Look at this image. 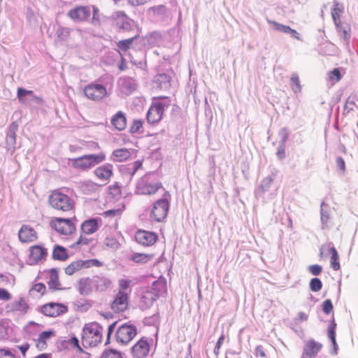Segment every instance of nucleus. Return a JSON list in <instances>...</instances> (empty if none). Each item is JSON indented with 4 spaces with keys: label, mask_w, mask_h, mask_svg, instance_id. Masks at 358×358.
<instances>
[{
    "label": "nucleus",
    "mask_w": 358,
    "mask_h": 358,
    "mask_svg": "<svg viewBox=\"0 0 358 358\" xmlns=\"http://www.w3.org/2000/svg\"><path fill=\"white\" fill-rule=\"evenodd\" d=\"M29 250V259L34 264L45 259L48 255V250L41 245H32L30 247Z\"/></svg>",
    "instance_id": "obj_20"
},
{
    "label": "nucleus",
    "mask_w": 358,
    "mask_h": 358,
    "mask_svg": "<svg viewBox=\"0 0 358 358\" xmlns=\"http://www.w3.org/2000/svg\"><path fill=\"white\" fill-rule=\"evenodd\" d=\"M12 298L11 294L4 288H0V300L8 301Z\"/></svg>",
    "instance_id": "obj_54"
},
{
    "label": "nucleus",
    "mask_w": 358,
    "mask_h": 358,
    "mask_svg": "<svg viewBox=\"0 0 358 358\" xmlns=\"http://www.w3.org/2000/svg\"><path fill=\"white\" fill-rule=\"evenodd\" d=\"M6 143L8 150L14 151L16 144V135L8 134L6 138Z\"/></svg>",
    "instance_id": "obj_44"
},
{
    "label": "nucleus",
    "mask_w": 358,
    "mask_h": 358,
    "mask_svg": "<svg viewBox=\"0 0 358 358\" xmlns=\"http://www.w3.org/2000/svg\"><path fill=\"white\" fill-rule=\"evenodd\" d=\"M46 292V287L42 282L34 284L29 290L30 294L37 296H43Z\"/></svg>",
    "instance_id": "obj_36"
},
{
    "label": "nucleus",
    "mask_w": 358,
    "mask_h": 358,
    "mask_svg": "<svg viewBox=\"0 0 358 358\" xmlns=\"http://www.w3.org/2000/svg\"><path fill=\"white\" fill-rule=\"evenodd\" d=\"M67 15L73 21H87L91 15L90 7L85 6H76L69 10Z\"/></svg>",
    "instance_id": "obj_14"
},
{
    "label": "nucleus",
    "mask_w": 358,
    "mask_h": 358,
    "mask_svg": "<svg viewBox=\"0 0 358 358\" xmlns=\"http://www.w3.org/2000/svg\"><path fill=\"white\" fill-rule=\"evenodd\" d=\"M73 218L52 217L50 222V227L58 234L64 236H69L73 234L76 230V224Z\"/></svg>",
    "instance_id": "obj_4"
},
{
    "label": "nucleus",
    "mask_w": 358,
    "mask_h": 358,
    "mask_svg": "<svg viewBox=\"0 0 358 358\" xmlns=\"http://www.w3.org/2000/svg\"><path fill=\"white\" fill-rule=\"evenodd\" d=\"M92 282L94 291L96 292L103 291L110 285V280L98 276L92 278Z\"/></svg>",
    "instance_id": "obj_30"
},
{
    "label": "nucleus",
    "mask_w": 358,
    "mask_h": 358,
    "mask_svg": "<svg viewBox=\"0 0 358 358\" xmlns=\"http://www.w3.org/2000/svg\"><path fill=\"white\" fill-rule=\"evenodd\" d=\"M322 345L314 340H309L306 342L304 348L302 358L308 357L309 358H314L318 352L321 350Z\"/></svg>",
    "instance_id": "obj_23"
},
{
    "label": "nucleus",
    "mask_w": 358,
    "mask_h": 358,
    "mask_svg": "<svg viewBox=\"0 0 358 358\" xmlns=\"http://www.w3.org/2000/svg\"><path fill=\"white\" fill-rule=\"evenodd\" d=\"M101 217H93L85 220L80 225V231L85 236H89L97 232L101 224Z\"/></svg>",
    "instance_id": "obj_18"
},
{
    "label": "nucleus",
    "mask_w": 358,
    "mask_h": 358,
    "mask_svg": "<svg viewBox=\"0 0 358 358\" xmlns=\"http://www.w3.org/2000/svg\"><path fill=\"white\" fill-rule=\"evenodd\" d=\"M170 77L166 73H159L155 78V83L158 88L161 90H166L171 86Z\"/></svg>",
    "instance_id": "obj_29"
},
{
    "label": "nucleus",
    "mask_w": 358,
    "mask_h": 358,
    "mask_svg": "<svg viewBox=\"0 0 358 358\" xmlns=\"http://www.w3.org/2000/svg\"><path fill=\"white\" fill-rule=\"evenodd\" d=\"M56 336L55 331L48 330L41 332L35 340L36 347L39 350H44L48 347V341Z\"/></svg>",
    "instance_id": "obj_24"
},
{
    "label": "nucleus",
    "mask_w": 358,
    "mask_h": 358,
    "mask_svg": "<svg viewBox=\"0 0 358 358\" xmlns=\"http://www.w3.org/2000/svg\"><path fill=\"white\" fill-rule=\"evenodd\" d=\"M6 308L7 312H21L26 313L29 308V306L24 298L20 297L18 299L8 303Z\"/></svg>",
    "instance_id": "obj_22"
},
{
    "label": "nucleus",
    "mask_w": 358,
    "mask_h": 358,
    "mask_svg": "<svg viewBox=\"0 0 358 358\" xmlns=\"http://www.w3.org/2000/svg\"><path fill=\"white\" fill-rule=\"evenodd\" d=\"M139 34L138 33H136L134 36L128 38V39H125V40H122V41H120L117 43V47L121 50V51H123V52H126L127 51L132 43L134 42V41L138 37Z\"/></svg>",
    "instance_id": "obj_34"
},
{
    "label": "nucleus",
    "mask_w": 358,
    "mask_h": 358,
    "mask_svg": "<svg viewBox=\"0 0 358 358\" xmlns=\"http://www.w3.org/2000/svg\"><path fill=\"white\" fill-rule=\"evenodd\" d=\"M113 155L118 162H123L128 159L131 156V152L128 149L121 148L115 150Z\"/></svg>",
    "instance_id": "obj_35"
},
{
    "label": "nucleus",
    "mask_w": 358,
    "mask_h": 358,
    "mask_svg": "<svg viewBox=\"0 0 358 358\" xmlns=\"http://www.w3.org/2000/svg\"><path fill=\"white\" fill-rule=\"evenodd\" d=\"M40 311L47 317H57L68 313L69 307L62 303L49 302L43 304Z\"/></svg>",
    "instance_id": "obj_11"
},
{
    "label": "nucleus",
    "mask_w": 358,
    "mask_h": 358,
    "mask_svg": "<svg viewBox=\"0 0 358 358\" xmlns=\"http://www.w3.org/2000/svg\"><path fill=\"white\" fill-rule=\"evenodd\" d=\"M48 275V280L47 282L49 289L52 290L62 289V285L59 280V271L57 268H50L46 271Z\"/></svg>",
    "instance_id": "obj_25"
},
{
    "label": "nucleus",
    "mask_w": 358,
    "mask_h": 358,
    "mask_svg": "<svg viewBox=\"0 0 358 358\" xmlns=\"http://www.w3.org/2000/svg\"><path fill=\"white\" fill-rule=\"evenodd\" d=\"M136 334L137 330L134 325L124 324L117 329L115 339L118 343L126 345L134 338Z\"/></svg>",
    "instance_id": "obj_10"
},
{
    "label": "nucleus",
    "mask_w": 358,
    "mask_h": 358,
    "mask_svg": "<svg viewBox=\"0 0 358 358\" xmlns=\"http://www.w3.org/2000/svg\"><path fill=\"white\" fill-rule=\"evenodd\" d=\"M83 93L88 99L94 102L101 101L108 96L106 86L96 83H91L85 86Z\"/></svg>",
    "instance_id": "obj_7"
},
{
    "label": "nucleus",
    "mask_w": 358,
    "mask_h": 358,
    "mask_svg": "<svg viewBox=\"0 0 358 358\" xmlns=\"http://www.w3.org/2000/svg\"><path fill=\"white\" fill-rule=\"evenodd\" d=\"M18 129V124L17 122H13L9 126V133L10 134L16 135V132Z\"/></svg>",
    "instance_id": "obj_63"
},
{
    "label": "nucleus",
    "mask_w": 358,
    "mask_h": 358,
    "mask_svg": "<svg viewBox=\"0 0 358 358\" xmlns=\"http://www.w3.org/2000/svg\"><path fill=\"white\" fill-rule=\"evenodd\" d=\"M111 124L118 131H123L127 127V117L122 111L117 112L111 117Z\"/></svg>",
    "instance_id": "obj_26"
},
{
    "label": "nucleus",
    "mask_w": 358,
    "mask_h": 358,
    "mask_svg": "<svg viewBox=\"0 0 358 358\" xmlns=\"http://www.w3.org/2000/svg\"><path fill=\"white\" fill-rule=\"evenodd\" d=\"M30 348V345L28 343H24L21 345H17V348L20 351L24 358L27 356V352Z\"/></svg>",
    "instance_id": "obj_59"
},
{
    "label": "nucleus",
    "mask_w": 358,
    "mask_h": 358,
    "mask_svg": "<svg viewBox=\"0 0 358 358\" xmlns=\"http://www.w3.org/2000/svg\"><path fill=\"white\" fill-rule=\"evenodd\" d=\"M120 84L123 90H126L127 92H131L135 90L136 86L134 81L129 78H122L120 80Z\"/></svg>",
    "instance_id": "obj_42"
},
{
    "label": "nucleus",
    "mask_w": 358,
    "mask_h": 358,
    "mask_svg": "<svg viewBox=\"0 0 358 358\" xmlns=\"http://www.w3.org/2000/svg\"><path fill=\"white\" fill-rule=\"evenodd\" d=\"M329 79L334 83H337L341 80V75L339 69L335 68L329 73Z\"/></svg>",
    "instance_id": "obj_48"
},
{
    "label": "nucleus",
    "mask_w": 358,
    "mask_h": 358,
    "mask_svg": "<svg viewBox=\"0 0 358 358\" xmlns=\"http://www.w3.org/2000/svg\"><path fill=\"white\" fill-rule=\"evenodd\" d=\"M38 233L29 224H22L18 231V238L22 243H31L38 239Z\"/></svg>",
    "instance_id": "obj_15"
},
{
    "label": "nucleus",
    "mask_w": 358,
    "mask_h": 358,
    "mask_svg": "<svg viewBox=\"0 0 358 358\" xmlns=\"http://www.w3.org/2000/svg\"><path fill=\"white\" fill-rule=\"evenodd\" d=\"M68 257L67 250L64 247L59 245H55L52 251V258L54 259L64 261L67 259Z\"/></svg>",
    "instance_id": "obj_33"
},
{
    "label": "nucleus",
    "mask_w": 358,
    "mask_h": 358,
    "mask_svg": "<svg viewBox=\"0 0 358 358\" xmlns=\"http://www.w3.org/2000/svg\"><path fill=\"white\" fill-rule=\"evenodd\" d=\"M79 290L82 294L85 295L94 291L92 278H86L80 280L79 282Z\"/></svg>",
    "instance_id": "obj_31"
},
{
    "label": "nucleus",
    "mask_w": 358,
    "mask_h": 358,
    "mask_svg": "<svg viewBox=\"0 0 358 358\" xmlns=\"http://www.w3.org/2000/svg\"><path fill=\"white\" fill-rule=\"evenodd\" d=\"M84 234H82L80 236L78 239L73 244V247H80L83 245H87L90 243L91 239L87 238L86 236H83Z\"/></svg>",
    "instance_id": "obj_49"
},
{
    "label": "nucleus",
    "mask_w": 358,
    "mask_h": 358,
    "mask_svg": "<svg viewBox=\"0 0 358 358\" xmlns=\"http://www.w3.org/2000/svg\"><path fill=\"white\" fill-rule=\"evenodd\" d=\"M124 208V205H122L121 208L111 209V210L104 211L103 215L106 217H119L121 216Z\"/></svg>",
    "instance_id": "obj_43"
},
{
    "label": "nucleus",
    "mask_w": 358,
    "mask_h": 358,
    "mask_svg": "<svg viewBox=\"0 0 358 358\" xmlns=\"http://www.w3.org/2000/svg\"><path fill=\"white\" fill-rule=\"evenodd\" d=\"M154 256L153 254L136 252L130 257V260L137 264H146L151 261Z\"/></svg>",
    "instance_id": "obj_32"
},
{
    "label": "nucleus",
    "mask_w": 358,
    "mask_h": 358,
    "mask_svg": "<svg viewBox=\"0 0 358 358\" xmlns=\"http://www.w3.org/2000/svg\"><path fill=\"white\" fill-rule=\"evenodd\" d=\"M338 31L341 34L343 39L346 41H348L350 38V29L348 28L345 29L343 27L341 24V29H337Z\"/></svg>",
    "instance_id": "obj_58"
},
{
    "label": "nucleus",
    "mask_w": 358,
    "mask_h": 358,
    "mask_svg": "<svg viewBox=\"0 0 358 358\" xmlns=\"http://www.w3.org/2000/svg\"><path fill=\"white\" fill-rule=\"evenodd\" d=\"M70 343L78 348L80 352H83L81 347L79 345V341L76 337L71 338Z\"/></svg>",
    "instance_id": "obj_64"
},
{
    "label": "nucleus",
    "mask_w": 358,
    "mask_h": 358,
    "mask_svg": "<svg viewBox=\"0 0 358 358\" xmlns=\"http://www.w3.org/2000/svg\"><path fill=\"white\" fill-rule=\"evenodd\" d=\"M8 337V329L2 323H0V341L5 340Z\"/></svg>",
    "instance_id": "obj_60"
},
{
    "label": "nucleus",
    "mask_w": 358,
    "mask_h": 358,
    "mask_svg": "<svg viewBox=\"0 0 358 358\" xmlns=\"http://www.w3.org/2000/svg\"><path fill=\"white\" fill-rule=\"evenodd\" d=\"M336 165H337V167L342 171V172H345V161L344 159L339 157L336 159Z\"/></svg>",
    "instance_id": "obj_61"
},
{
    "label": "nucleus",
    "mask_w": 358,
    "mask_h": 358,
    "mask_svg": "<svg viewBox=\"0 0 358 358\" xmlns=\"http://www.w3.org/2000/svg\"><path fill=\"white\" fill-rule=\"evenodd\" d=\"M290 87L294 93L300 92L301 90L299 77L296 73H293L290 79Z\"/></svg>",
    "instance_id": "obj_37"
},
{
    "label": "nucleus",
    "mask_w": 358,
    "mask_h": 358,
    "mask_svg": "<svg viewBox=\"0 0 358 358\" xmlns=\"http://www.w3.org/2000/svg\"><path fill=\"white\" fill-rule=\"evenodd\" d=\"M308 271L313 275H319L322 271V267L319 264H313L308 267Z\"/></svg>",
    "instance_id": "obj_53"
},
{
    "label": "nucleus",
    "mask_w": 358,
    "mask_h": 358,
    "mask_svg": "<svg viewBox=\"0 0 358 358\" xmlns=\"http://www.w3.org/2000/svg\"><path fill=\"white\" fill-rule=\"evenodd\" d=\"M164 192L165 188L160 182H153L149 178H141L136 186V193L141 195H152L159 190Z\"/></svg>",
    "instance_id": "obj_9"
},
{
    "label": "nucleus",
    "mask_w": 358,
    "mask_h": 358,
    "mask_svg": "<svg viewBox=\"0 0 358 358\" xmlns=\"http://www.w3.org/2000/svg\"><path fill=\"white\" fill-rule=\"evenodd\" d=\"M108 194L114 198H119L122 196V188L117 182L108 186Z\"/></svg>",
    "instance_id": "obj_39"
},
{
    "label": "nucleus",
    "mask_w": 358,
    "mask_h": 358,
    "mask_svg": "<svg viewBox=\"0 0 358 358\" xmlns=\"http://www.w3.org/2000/svg\"><path fill=\"white\" fill-rule=\"evenodd\" d=\"M129 292L118 291L110 304L112 310L115 313H121L127 310L129 303Z\"/></svg>",
    "instance_id": "obj_13"
},
{
    "label": "nucleus",
    "mask_w": 358,
    "mask_h": 358,
    "mask_svg": "<svg viewBox=\"0 0 358 358\" xmlns=\"http://www.w3.org/2000/svg\"><path fill=\"white\" fill-rule=\"evenodd\" d=\"M91 262H93L92 265H95V262L97 263L98 261L92 259L88 261L78 260L73 262L65 268V273L69 275H71L82 269L83 267H90L91 266Z\"/></svg>",
    "instance_id": "obj_21"
},
{
    "label": "nucleus",
    "mask_w": 358,
    "mask_h": 358,
    "mask_svg": "<svg viewBox=\"0 0 358 358\" xmlns=\"http://www.w3.org/2000/svg\"><path fill=\"white\" fill-rule=\"evenodd\" d=\"M94 174L99 181L102 182L103 185H106L113 175V166L110 164L99 166L95 169Z\"/></svg>",
    "instance_id": "obj_16"
},
{
    "label": "nucleus",
    "mask_w": 358,
    "mask_h": 358,
    "mask_svg": "<svg viewBox=\"0 0 358 358\" xmlns=\"http://www.w3.org/2000/svg\"><path fill=\"white\" fill-rule=\"evenodd\" d=\"M143 126V121L142 120L136 119L134 120L130 128L129 131L131 134H136L138 132H141Z\"/></svg>",
    "instance_id": "obj_40"
},
{
    "label": "nucleus",
    "mask_w": 358,
    "mask_h": 358,
    "mask_svg": "<svg viewBox=\"0 0 358 358\" xmlns=\"http://www.w3.org/2000/svg\"><path fill=\"white\" fill-rule=\"evenodd\" d=\"M50 206L59 211L68 212L74 208L73 200L62 192V189L52 190L48 197Z\"/></svg>",
    "instance_id": "obj_3"
},
{
    "label": "nucleus",
    "mask_w": 358,
    "mask_h": 358,
    "mask_svg": "<svg viewBox=\"0 0 358 358\" xmlns=\"http://www.w3.org/2000/svg\"><path fill=\"white\" fill-rule=\"evenodd\" d=\"M154 99H166L168 100V102L166 103H164L159 101H155L152 103L147 113L146 117L147 121L150 124L159 122L163 117L165 107H168L170 105V101L167 96L154 97Z\"/></svg>",
    "instance_id": "obj_6"
},
{
    "label": "nucleus",
    "mask_w": 358,
    "mask_h": 358,
    "mask_svg": "<svg viewBox=\"0 0 358 358\" xmlns=\"http://www.w3.org/2000/svg\"><path fill=\"white\" fill-rule=\"evenodd\" d=\"M106 159V154L103 152L96 154L84 155L71 159V166L76 170L87 171L96 165L103 162Z\"/></svg>",
    "instance_id": "obj_2"
},
{
    "label": "nucleus",
    "mask_w": 358,
    "mask_h": 358,
    "mask_svg": "<svg viewBox=\"0 0 358 358\" xmlns=\"http://www.w3.org/2000/svg\"><path fill=\"white\" fill-rule=\"evenodd\" d=\"M325 250H327V254L331 255L330 263L332 268L334 271L339 270L341 268L339 263V255L336 249L334 246H331V243L322 245L320 248V256L321 258L324 257Z\"/></svg>",
    "instance_id": "obj_19"
},
{
    "label": "nucleus",
    "mask_w": 358,
    "mask_h": 358,
    "mask_svg": "<svg viewBox=\"0 0 358 358\" xmlns=\"http://www.w3.org/2000/svg\"><path fill=\"white\" fill-rule=\"evenodd\" d=\"M336 323L333 322L328 328V336L331 339L334 348L337 346L335 336Z\"/></svg>",
    "instance_id": "obj_47"
},
{
    "label": "nucleus",
    "mask_w": 358,
    "mask_h": 358,
    "mask_svg": "<svg viewBox=\"0 0 358 358\" xmlns=\"http://www.w3.org/2000/svg\"><path fill=\"white\" fill-rule=\"evenodd\" d=\"M0 358H16L15 354L8 348H0Z\"/></svg>",
    "instance_id": "obj_50"
},
{
    "label": "nucleus",
    "mask_w": 358,
    "mask_h": 358,
    "mask_svg": "<svg viewBox=\"0 0 358 358\" xmlns=\"http://www.w3.org/2000/svg\"><path fill=\"white\" fill-rule=\"evenodd\" d=\"M101 358H124L122 353L116 350H105Z\"/></svg>",
    "instance_id": "obj_41"
},
{
    "label": "nucleus",
    "mask_w": 358,
    "mask_h": 358,
    "mask_svg": "<svg viewBox=\"0 0 358 358\" xmlns=\"http://www.w3.org/2000/svg\"><path fill=\"white\" fill-rule=\"evenodd\" d=\"M103 329L96 322L85 324L83 328L81 343L84 348L96 347L102 342Z\"/></svg>",
    "instance_id": "obj_1"
},
{
    "label": "nucleus",
    "mask_w": 358,
    "mask_h": 358,
    "mask_svg": "<svg viewBox=\"0 0 358 358\" xmlns=\"http://www.w3.org/2000/svg\"><path fill=\"white\" fill-rule=\"evenodd\" d=\"M115 20L116 21V24H120V21H124L128 20L127 15L123 11H117L115 14Z\"/></svg>",
    "instance_id": "obj_55"
},
{
    "label": "nucleus",
    "mask_w": 358,
    "mask_h": 358,
    "mask_svg": "<svg viewBox=\"0 0 358 358\" xmlns=\"http://www.w3.org/2000/svg\"><path fill=\"white\" fill-rule=\"evenodd\" d=\"M156 233L145 230L138 229L135 234V239L137 243L143 246H151L157 241Z\"/></svg>",
    "instance_id": "obj_17"
},
{
    "label": "nucleus",
    "mask_w": 358,
    "mask_h": 358,
    "mask_svg": "<svg viewBox=\"0 0 358 358\" xmlns=\"http://www.w3.org/2000/svg\"><path fill=\"white\" fill-rule=\"evenodd\" d=\"M151 343L145 337L139 339L131 348L132 358H146L150 350Z\"/></svg>",
    "instance_id": "obj_12"
},
{
    "label": "nucleus",
    "mask_w": 358,
    "mask_h": 358,
    "mask_svg": "<svg viewBox=\"0 0 358 358\" xmlns=\"http://www.w3.org/2000/svg\"><path fill=\"white\" fill-rule=\"evenodd\" d=\"M131 283V280L128 279H121L119 280V287L120 289L119 291L122 292H129V294L131 293V289H129V286Z\"/></svg>",
    "instance_id": "obj_46"
},
{
    "label": "nucleus",
    "mask_w": 358,
    "mask_h": 358,
    "mask_svg": "<svg viewBox=\"0 0 358 358\" xmlns=\"http://www.w3.org/2000/svg\"><path fill=\"white\" fill-rule=\"evenodd\" d=\"M27 95L31 96L34 100H36L38 103H42L43 100L42 98L37 96L34 94V92L32 90H28L24 89L22 87L17 88V97L20 103H25V96Z\"/></svg>",
    "instance_id": "obj_28"
},
{
    "label": "nucleus",
    "mask_w": 358,
    "mask_h": 358,
    "mask_svg": "<svg viewBox=\"0 0 358 358\" xmlns=\"http://www.w3.org/2000/svg\"><path fill=\"white\" fill-rule=\"evenodd\" d=\"M92 8H93V17H92V22L94 23V22H98L99 23V8L95 6H92Z\"/></svg>",
    "instance_id": "obj_62"
},
{
    "label": "nucleus",
    "mask_w": 358,
    "mask_h": 358,
    "mask_svg": "<svg viewBox=\"0 0 358 358\" xmlns=\"http://www.w3.org/2000/svg\"><path fill=\"white\" fill-rule=\"evenodd\" d=\"M322 287V281L319 278H313L310 282V288L313 292H319Z\"/></svg>",
    "instance_id": "obj_45"
},
{
    "label": "nucleus",
    "mask_w": 358,
    "mask_h": 358,
    "mask_svg": "<svg viewBox=\"0 0 358 358\" xmlns=\"http://www.w3.org/2000/svg\"><path fill=\"white\" fill-rule=\"evenodd\" d=\"M268 24H271L273 29L276 31L283 32L285 34H289L291 31V27L287 25L282 24L275 21L267 20Z\"/></svg>",
    "instance_id": "obj_38"
},
{
    "label": "nucleus",
    "mask_w": 358,
    "mask_h": 358,
    "mask_svg": "<svg viewBox=\"0 0 358 358\" xmlns=\"http://www.w3.org/2000/svg\"><path fill=\"white\" fill-rule=\"evenodd\" d=\"M165 289V284L159 282H155L150 289H147L143 292L141 299V307L143 308H148L150 307L160 295V292H164Z\"/></svg>",
    "instance_id": "obj_8"
},
{
    "label": "nucleus",
    "mask_w": 358,
    "mask_h": 358,
    "mask_svg": "<svg viewBox=\"0 0 358 358\" xmlns=\"http://www.w3.org/2000/svg\"><path fill=\"white\" fill-rule=\"evenodd\" d=\"M255 356L259 358H266V350L262 345H257L255 350Z\"/></svg>",
    "instance_id": "obj_56"
},
{
    "label": "nucleus",
    "mask_w": 358,
    "mask_h": 358,
    "mask_svg": "<svg viewBox=\"0 0 358 358\" xmlns=\"http://www.w3.org/2000/svg\"><path fill=\"white\" fill-rule=\"evenodd\" d=\"M333 304L330 299L325 300L322 303V310L327 315L329 314L333 310Z\"/></svg>",
    "instance_id": "obj_51"
},
{
    "label": "nucleus",
    "mask_w": 358,
    "mask_h": 358,
    "mask_svg": "<svg viewBox=\"0 0 358 358\" xmlns=\"http://www.w3.org/2000/svg\"><path fill=\"white\" fill-rule=\"evenodd\" d=\"M344 12V7L338 2H334L331 9V16L337 29H341V16Z\"/></svg>",
    "instance_id": "obj_27"
},
{
    "label": "nucleus",
    "mask_w": 358,
    "mask_h": 358,
    "mask_svg": "<svg viewBox=\"0 0 358 358\" xmlns=\"http://www.w3.org/2000/svg\"><path fill=\"white\" fill-rule=\"evenodd\" d=\"M169 192L164 190L163 198L154 203L150 214L152 220L159 222L166 218L169 208Z\"/></svg>",
    "instance_id": "obj_5"
},
{
    "label": "nucleus",
    "mask_w": 358,
    "mask_h": 358,
    "mask_svg": "<svg viewBox=\"0 0 358 358\" xmlns=\"http://www.w3.org/2000/svg\"><path fill=\"white\" fill-rule=\"evenodd\" d=\"M105 244L107 247L110 248H117L119 246V243L115 238H107L105 241Z\"/></svg>",
    "instance_id": "obj_57"
},
{
    "label": "nucleus",
    "mask_w": 358,
    "mask_h": 358,
    "mask_svg": "<svg viewBox=\"0 0 358 358\" xmlns=\"http://www.w3.org/2000/svg\"><path fill=\"white\" fill-rule=\"evenodd\" d=\"M224 338H225V336H224V335L222 334L220 336V338H218L217 342V343H216V345H215V348H214L213 352H214V354H215L217 357H218V356H219V355H220V348H221V347H222V344H223V343H224Z\"/></svg>",
    "instance_id": "obj_52"
}]
</instances>
